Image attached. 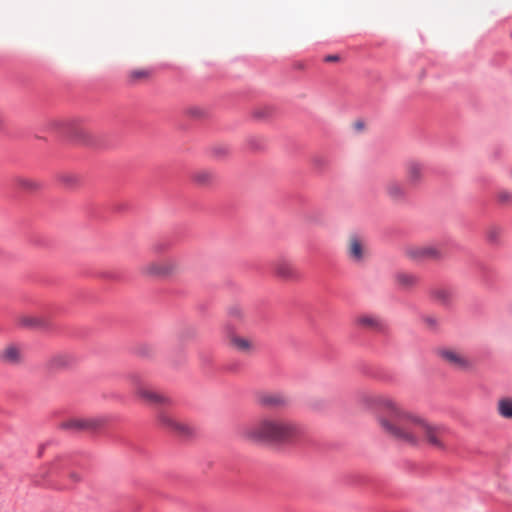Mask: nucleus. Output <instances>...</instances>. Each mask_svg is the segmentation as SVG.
I'll return each mask as SVG.
<instances>
[{
	"label": "nucleus",
	"instance_id": "f257e3e1",
	"mask_svg": "<svg viewBox=\"0 0 512 512\" xmlns=\"http://www.w3.org/2000/svg\"><path fill=\"white\" fill-rule=\"evenodd\" d=\"M358 403L375 412L378 427L387 437L413 447L426 443L439 450L446 448L444 437L447 429L444 426L406 409L395 398L363 392L358 396Z\"/></svg>",
	"mask_w": 512,
	"mask_h": 512
},
{
	"label": "nucleus",
	"instance_id": "f03ea898",
	"mask_svg": "<svg viewBox=\"0 0 512 512\" xmlns=\"http://www.w3.org/2000/svg\"><path fill=\"white\" fill-rule=\"evenodd\" d=\"M240 434L252 442L291 445L302 439L304 428L291 419L266 416L244 426Z\"/></svg>",
	"mask_w": 512,
	"mask_h": 512
},
{
	"label": "nucleus",
	"instance_id": "7ed1b4c3",
	"mask_svg": "<svg viewBox=\"0 0 512 512\" xmlns=\"http://www.w3.org/2000/svg\"><path fill=\"white\" fill-rule=\"evenodd\" d=\"M129 381L135 396L144 403L154 407H164L172 403L168 395L149 385L140 374L129 375Z\"/></svg>",
	"mask_w": 512,
	"mask_h": 512
},
{
	"label": "nucleus",
	"instance_id": "20e7f679",
	"mask_svg": "<svg viewBox=\"0 0 512 512\" xmlns=\"http://www.w3.org/2000/svg\"><path fill=\"white\" fill-rule=\"evenodd\" d=\"M182 266L175 256L152 260L141 267V273L150 277H170L181 272Z\"/></svg>",
	"mask_w": 512,
	"mask_h": 512
},
{
	"label": "nucleus",
	"instance_id": "39448f33",
	"mask_svg": "<svg viewBox=\"0 0 512 512\" xmlns=\"http://www.w3.org/2000/svg\"><path fill=\"white\" fill-rule=\"evenodd\" d=\"M437 354L443 362L456 370L469 371L473 368V362L459 349L450 347L441 348L437 351Z\"/></svg>",
	"mask_w": 512,
	"mask_h": 512
},
{
	"label": "nucleus",
	"instance_id": "423d86ee",
	"mask_svg": "<svg viewBox=\"0 0 512 512\" xmlns=\"http://www.w3.org/2000/svg\"><path fill=\"white\" fill-rule=\"evenodd\" d=\"M405 253L414 261L433 260L440 261L445 257V251L440 246H409Z\"/></svg>",
	"mask_w": 512,
	"mask_h": 512
},
{
	"label": "nucleus",
	"instance_id": "0eeeda50",
	"mask_svg": "<svg viewBox=\"0 0 512 512\" xmlns=\"http://www.w3.org/2000/svg\"><path fill=\"white\" fill-rule=\"evenodd\" d=\"M157 420L163 428L178 435L188 436L193 432V428L188 423L167 412H160L157 416Z\"/></svg>",
	"mask_w": 512,
	"mask_h": 512
},
{
	"label": "nucleus",
	"instance_id": "6e6552de",
	"mask_svg": "<svg viewBox=\"0 0 512 512\" xmlns=\"http://www.w3.org/2000/svg\"><path fill=\"white\" fill-rule=\"evenodd\" d=\"M256 403L263 408L279 409L285 407L289 403V399L280 392H258Z\"/></svg>",
	"mask_w": 512,
	"mask_h": 512
},
{
	"label": "nucleus",
	"instance_id": "1a4fd4ad",
	"mask_svg": "<svg viewBox=\"0 0 512 512\" xmlns=\"http://www.w3.org/2000/svg\"><path fill=\"white\" fill-rule=\"evenodd\" d=\"M405 177L407 186L416 188L420 186L425 178L424 164L417 160H410L405 164Z\"/></svg>",
	"mask_w": 512,
	"mask_h": 512
},
{
	"label": "nucleus",
	"instance_id": "9d476101",
	"mask_svg": "<svg viewBox=\"0 0 512 512\" xmlns=\"http://www.w3.org/2000/svg\"><path fill=\"white\" fill-rule=\"evenodd\" d=\"M102 424L103 421L97 418H72L63 422L61 426L64 429L79 432L95 430Z\"/></svg>",
	"mask_w": 512,
	"mask_h": 512
},
{
	"label": "nucleus",
	"instance_id": "9b49d317",
	"mask_svg": "<svg viewBox=\"0 0 512 512\" xmlns=\"http://www.w3.org/2000/svg\"><path fill=\"white\" fill-rule=\"evenodd\" d=\"M354 323L361 329L369 331L380 332L385 328V323L382 318L372 313H362L355 317Z\"/></svg>",
	"mask_w": 512,
	"mask_h": 512
},
{
	"label": "nucleus",
	"instance_id": "f8f14e48",
	"mask_svg": "<svg viewBox=\"0 0 512 512\" xmlns=\"http://www.w3.org/2000/svg\"><path fill=\"white\" fill-rule=\"evenodd\" d=\"M347 254L351 261L359 263L366 255V245L362 237L353 234L347 240Z\"/></svg>",
	"mask_w": 512,
	"mask_h": 512
},
{
	"label": "nucleus",
	"instance_id": "ddd939ff",
	"mask_svg": "<svg viewBox=\"0 0 512 512\" xmlns=\"http://www.w3.org/2000/svg\"><path fill=\"white\" fill-rule=\"evenodd\" d=\"M74 363L75 358L73 357V355L66 352H60L53 354L48 358V360L46 361V367L50 371H61L72 367Z\"/></svg>",
	"mask_w": 512,
	"mask_h": 512
},
{
	"label": "nucleus",
	"instance_id": "4468645a",
	"mask_svg": "<svg viewBox=\"0 0 512 512\" xmlns=\"http://www.w3.org/2000/svg\"><path fill=\"white\" fill-rule=\"evenodd\" d=\"M229 346L242 354H251L255 351V342L252 338L244 337L238 334H232L228 337Z\"/></svg>",
	"mask_w": 512,
	"mask_h": 512
},
{
	"label": "nucleus",
	"instance_id": "2eb2a0df",
	"mask_svg": "<svg viewBox=\"0 0 512 512\" xmlns=\"http://www.w3.org/2000/svg\"><path fill=\"white\" fill-rule=\"evenodd\" d=\"M23 360V350L17 344H9L0 350V361L9 365L20 364Z\"/></svg>",
	"mask_w": 512,
	"mask_h": 512
},
{
	"label": "nucleus",
	"instance_id": "dca6fc26",
	"mask_svg": "<svg viewBox=\"0 0 512 512\" xmlns=\"http://www.w3.org/2000/svg\"><path fill=\"white\" fill-rule=\"evenodd\" d=\"M272 269L276 276L283 279H292L295 275L290 261L284 258H278L272 263Z\"/></svg>",
	"mask_w": 512,
	"mask_h": 512
},
{
	"label": "nucleus",
	"instance_id": "f3484780",
	"mask_svg": "<svg viewBox=\"0 0 512 512\" xmlns=\"http://www.w3.org/2000/svg\"><path fill=\"white\" fill-rule=\"evenodd\" d=\"M430 297L435 302L448 306L453 301L454 293L448 287L437 286L430 290Z\"/></svg>",
	"mask_w": 512,
	"mask_h": 512
},
{
	"label": "nucleus",
	"instance_id": "a211bd4d",
	"mask_svg": "<svg viewBox=\"0 0 512 512\" xmlns=\"http://www.w3.org/2000/svg\"><path fill=\"white\" fill-rule=\"evenodd\" d=\"M385 193L394 201L404 200L407 196L406 187L402 183L394 180L386 183Z\"/></svg>",
	"mask_w": 512,
	"mask_h": 512
},
{
	"label": "nucleus",
	"instance_id": "6ab92c4d",
	"mask_svg": "<svg viewBox=\"0 0 512 512\" xmlns=\"http://www.w3.org/2000/svg\"><path fill=\"white\" fill-rule=\"evenodd\" d=\"M192 181L200 187L211 185L215 180V175L209 170H197L191 176Z\"/></svg>",
	"mask_w": 512,
	"mask_h": 512
},
{
	"label": "nucleus",
	"instance_id": "aec40b11",
	"mask_svg": "<svg viewBox=\"0 0 512 512\" xmlns=\"http://www.w3.org/2000/svg\"><path fill=\"white\" fill-rule=\"evenodd\" d=\"M19 322L22 326L29 328H44L47 326L46 319L36 315H23L19 318Z\"/></svg>",
	"mask_w": 512,
	"mask_h": 512
},
{
	"label": "nucleus",
	"instance_id": "412c9836",
	"mask_svg": "<svg viewBox=\"0 0 512 512\" xmlns=\"http://www.w3.org/2000/svg\"><path fill=\"white\" fill-rule=\"evenodd\" d=\"M396 282L402 288L408 289L416 286L419 279L416 275L411 273H398L396 275Z\"/></svg>",
	"mask_w": 512,
	"mask_h": 512
},
{
	"label": "nucleus",
	"instance_id": "4be33fe9",
	"mask_svg": "<svg viewBox=\"0 0 512 512\" xmlns=\"http://www.w3.org/2000/svg\"><path fill=\"white\" fill-rule=\"evenodd\" d=\"M498 414L505 419H512V398H502L497 403Z\"/></svg>",
	"mask_w": 512,
	"mask_h": 512
},
{
	"label": "nucleus",
	"instance_id": "5701e85b",
	"mask_svg": "<svg viewBox=\"0 0 512 512\" xmlns=\"http://www.w3.org/2000/svg\"><path fill=\"white\" fill-rule=\"evenodd\" d=\"M17 185L26 191H37L40 189L41 184L32 178H19L17 179Z\"/></svg>",
	"mask_w": 512,
	"mask_h": 512
},
{
	"label": "nucleus",
	"instance_id": "b1692460",
	"mask_svg": "<svg viewBox=\"0 0 512 512\" xmlns=\"http://www.w3.org/2000/svg\"><path fill=\"white\" fill-rule=\"evenodd\" d=\"M59 180L67 187H73L79 183V177L73 173H64L60 175Z\"/></svg>",
	"mask_w": 512,
	"mask_h": 512
},
{
	"label": "nucleus",
	"instance_id": "393cba45",
	"mask_svg": "<svg viewBox=\"0 0 512 512\" xmlns=\"http://www.w3.org/2000/svg\"><path fill=\"white\" fill-rule=\"evenodd\" d=\"M496 198L501 204H512V192L508 190H500L496 194Z\"/></svg>",
	"mask_w": 512,
	"mask_h": 512
},
{
	"label": "nucleus",
	"instance_id": "a878e982",
	"mask_svg": "<svg viewBox=\"0 0 512 512\" xmlns=\"http://www.w3.org/2000/svg\"><path fill=\"white\" fill-rule=\"evenodd\" d=\"M63 468V460L61 458L55 459L49 465V470L45 473V477L53 474H57Z\"/></svg>",
	"mask_w": 512,
	"mask_h": 512
},
{
	"label": "nucleus",
	"instance_id": "bb28decb",
	"mask_svg": "<svg viewBox=\"0 0 512 512\" xmlns=\"http://www.w3.org/2000/svg\"><path fill=\"white\" fill-rule=\"evenodd\" d=\"M500 235H501V230L498 227H490L486 231V237H487L488 241H490L491 243H496L499 240Z\"/></svg>",
	"mask_w": 512,
	"mask_h": 512
},
{
	"label": "nucleus",
	"instance_id": "cd10ccee",
	"mask_svg": "<svg viewBox=\"0 0 512 512\" xmlns=\"http://www.w3.org/2000/svg\"><path fill=\"white\" fill-rule=\"evenodd\" d=\"M149 73L146 70H133L130 72V78L132 81H138L147 78Z\"/></svg>",
	"mask_w": 512,
	"mask_h": 512
},
{
	"label": "nucleus",
	"instance_id": "c85d7f7f",
	"mask_svg": "<svg viewBox=\"0 0 512 512\" xmlns=\"http://www.w3.org/2000/svg\"><path fill=\"white\" fill-rule=\"evenodd\" d=\"M187 113L191 117H195V118H199V117H202L204 115V111L201 108H199V107H190L187 110Z\"/></svg>",
	"mask_w": 512,
	"mask_h": 512
},
{
	"label": "nucleus",
	"instance_id": "c756f323",
	"mask_svg": "<svg viewBox=\"0 0 512 512\" xmlns=\"http://www.w3.org/2000/svg\"><path fill=\"white\" fill-rule=\"evenodd\" d=\"M167 248L168 246L164 243H155L151 249L155 254H162L167 250Z\"/></svg>",
	"mask_w": 512,
	"mask_h": 512
},
{
	"label": "nucleus",
	"instance_id": "7c9ffc66",
	"mask_svg": "<svg viewBox=\"0 0 512 512\" xmlns=\"http://www.w3.org/2000/svg\"><path fill=\"white\" fill-rule=\"evenodd\" d=\"M68 477L74 483H79L82 481V475L77 471L69 472Z\"/></svg>",
	"mask_w": 512,
	"mask_h": 512
},
{
	"label": "nucleus",
	"instance_id": "2f4dec72",
	"mask_svg": "<svg viewBox=\"0 0 512 512\" xmlns=\"http://www.w3.org/2000/svg\"><path fill=\"white\" fill-rule=\"evenodd\" d=\"M212 151L216 156L219 157L225 156L228 153V149L224 146L214 147Z\"/></svg>",
	"mask_w": 512,
	"mask_h": 512
},
{
	"label": "nucleus",
	"instance_id": "473e14b6",
	"mask_svg": "<svg viewBox=\"0 0 512 512\" xmlns=\"http://www.w3.org/2000/svg\"><path fill=\"white\" fill-rule=\"evenodd\" d=\"M339 57L337 55H329L325 57L326 62H334L337 61Z\"/></svg>",
	"mask_w": 512,
	"mask_h": 512
},
{
	"label": "nucleus",
	"instance_id": "72a5a7b5",
	"mask_svg": "<svg viewBox=\"0 0 512 512\" xmlns=\"http://www.w3.org/2000/svg\"><path fill=\"white\" fill-rule=\"evenodd\" d=\"M509 174H510V178L512 179V169L510 170Z\"/></svg>",
	"mask_w": 512,
	"mask_h": 512
}]
</instances>
